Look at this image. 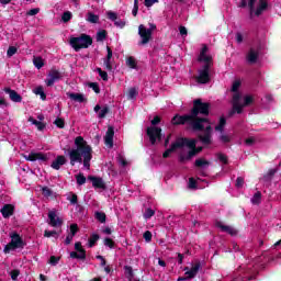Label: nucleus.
<instances>
[{
	"instance_id": "obj_20",
	"label": "nucleus",
	"mask_w": 281,
	"mask_h": 281,
	"mask_svg": "<svg viewBox=\"0 0 281 281\" xmlns=\"http://www.w3.org/2000/svg\"><path fill=\"white\" fill-rule=\"evenodd\" d=\"M259 56L260 54L256 49L250 48L246 56L247 63H249V65H256L258 63Z\"/></svg>"
},
{
	"instance_id": "obj_60",
	"label": "nucleus",
	"mask_w": 281,
	"mask_h": 281,
	"mask_svg": "<svg viewBox=\"0 0 281 281\" xmlns=\"http://www.w3.org/2000/svg\"><path fill=\"white\" fill-rule=\"evenodd\" d=\"M143 238L146 240V243H150V240H153V233L150 231H146L143 234Z\"/></svg>"
},
{
	"instance_id": "obj_40",
	"label": "nucleus",
	"mask_w": 281,
	"mask_h": 281,
	"mask_svg": "<svg viewBox=\"0 0 281 281\" xmlns=\"http://www.w3.org/2000/svg\"><path fill=\"white\" fill-rule=\"evenodd\" d=\"M60 232L61 231H59V233L56 231H46V232H44V237L52 238V236H54V237L58 238V236H60Z\"/></svg>"
},
{
	"instance_id": "obj_16",
	"label": "nucleus",
	"mask_w": 281,
	"mask_h": 281,
	"mask_svg": "<svg viewBox=\"0 0 281 281\" xmlns=\"http://www.w3.org/2000/svg\"><path fill=\"white\" fill-rule=\"evenodd\" d=\"M115 136V128L113 126H109L104 136V144L110 148H113V137Z\"/></svg>"
},
{
	"instance_id": "obj_8",
	"label": "nucleus",
	"mask_w": 281,
	"mask_h": 281,
	"mask_svg": "<svg viewBox=\"0 0 281 281\" xmlns=\"http://www.w3.org/2000/svg\"><path fill=\"white\" fill-rule=\"evenodd\" d=\"M138 36L140 37L138 45H148L153 41V33L144 24L138 26Z\"/></svg>"
},
{
	"instance_id": "obj_59",
	"label": "nucleus",
	"mask_w": 281,
	"mask_h": 281,
	"mask_svg": "<svg viewBox=\"0 0 281 281\" xmlns=\"http://www.w3.org/2000/svg\"><path fill=\"white\" fill-rule=\"evenodd\" d=\"M16 47L15 46H10L7 50V56L9 58H12V56H14V54H16Z\"/></svg>"
},
{
	"instance_id": "obj_35",
	"label": "nucleus",
	"mask_w": 281,
	"mask_h": 281,
	"mask_svg": "<svg viewBox=\"0 0 281 281\" xmlns=\"http://www.w3.org/2000/svg\"><path fill=\"white\" fill-rule=\"evenodd\" d=\"M195 168H203L205 166H210V161L205 160L204 158H199L194 162Z\"/></svg>"
},
{
	"instance_id": "obj_53",
	"label": "nucleus",
	"mask_w": 281,
	"mask_h": 281,
	"mask_svg": "<svg viewBox=\"0 0 281 281\" xmlns=\"http://www.w3.org/2000/svg\"><path fill=\"white\" fill-rule=\"evenodd\" d=\"M248 8L250 10V16H254L256 10V0H248Z\"/></svg>"
},
{
	"instance_id": "obj_63",
	"label": "nucleus",
	"mask_w": 281,
	"mask_h": 281,
	"mask_svg": "<svg viewBox=\"0 0 281 281\" xmlns=\"http://www.w3.org/2000/svg\"><path fill=\"white\" fill-rule=\"evenodd\" d=\"M235 186H236V188H243V186H245V178L238 177V178L236 179Z\"/></svg>"
},
{
	"instance_id": "obj_56",
	"label": "nucleus",
	"mask_w": 281,
	"mask_h": 281,
	"mask_svg": "<svg viewBox=\"0 0 281 281\" xmlns=\"http://www.w3.org/2000/svg\"><path fill=\"white\" fill-rule=\"evenodd\" d=\"M137 12H139V0H134V8L132 10L133 16H137Z\"/></svg>"
},
{
	"instance_id": "obj_27",
	"label": "nucleus",
	"mask_w": 281,
	"mask_h": 281,
	"mask_svg": "<svg viewBox=\"0 0 281 281\" xmlns=\"http://www.w3.org/2000/svg\"><path fill=\"white\" fill-rule=\"evenodd\" d=\"M100 240V235L92 234L88 239V247L92 248L95 247V244Z\"/></svg>"
},
{
	"instance_id": "obj_7",
	"label": "nucleus",
	"mask_w": 281,
	"mask_h": 281,
	"mask_svg": "<svg viewBox=\"0 0 281 281\" xmlns=\"http://www.w3.org/2000/svg\"><path fill=\"white\" fill-rule=\"evenodd\" d=\"M147 137L149 138V142L153 146L157 144V140L161 142V127L158 126H149L146 130Z\"/></svg>"
},
{
	"instance_id": "obj_33",
	"label": "nucleus",
	"mask_w": 281,
	"mask_h": 281,
	"mask_svg": "<svg viewBox=\"0 0 281 281\" xmlns=\"http://www.w3.org/2000/svg\"><path fill=\"white\" fill-rule=\"evenodd\" d=\"M109 113H111V109L105 105L102 108V110L99 112L98 114V119L99 120H104V117H106V115H109Z\"/></svg>"
},
{
	"instance_id": "obj_10",
	"label": "nucleus",
	"mask_w": 281,
	"mask_h": 281,
	"mask_svg": "<svg viewBox=\"0 0 281 281\" xmlns=\"http://www.w3.org/2000/svg\"><path fill=\"white\" fill-rule=\"evenodd\" d=\"M58 80H63V74L58 69L52 68L48 78L45 80L46 87H54Z\"/></svg>"
},
{
	"instance_id": "obj_44",
	"label": "nucleus",
	"mask_w": 281,
	"mask_h": 281,
	"mask_svg": "<svg viewBox=\"0 0 281 281\" xmlns=\"http://www.w3.org/2000/svg\"><path fill=\"white\" fill-rule=\"evenodd\" d=\"M124 269H125V273H126L127 278L130 280H133V278L135 277V273L133 272V267L125 266Z\"/></svg>"
},
{
	"instance_id": "obj_21",
	"label": "nucleus",
	"mask_w": 281,
	"mask_h": 281,
	"mask_svg": "<svg viewBox=\"0 0 281 281\" xmlns=\"http://www.w3.org/2000/svg\"><path fill=\"white\" fill-rule=\"evenodd\" d=\"M65 164H67V158H65V156H63V155H59L52 162L50 168H53V170H58L60 168V166H65Z\"/></svg>"
},
{
	"instance_id": "obj_3",
	"label": "nucleus",
	"mask_w": 281,
	"mask_h": 281,
	"mask_svg": "<svg viewBox=\"0 0 281 281\" xmlns=\"http://www.w3.org/2000/svg\"><path fill=\"white\" fill-rule=\"evenodd\" d=\"M69 45L72 47V49H75V52H80V49H89V47L93 45V37L82 33L78 37H70Z\"/></svg>"
},
{
	"instance_id": "obj_2",
	"label": "nucleus",
	"mask_w": 281,
	"mask_h": 281,
	"mask_svg": "<svg viewBox=\"0 0 281 281\" xmlns=\"http://www.w3.org/2000/svg\"><path fill=\"white\" fill-rule=\"evenodd\" d=\"M70 166L83 164V168L91 170V159H93V148L85 140V137L77 136L75 138V148L67 149Z\"/></svg>"
},
{
	"instance_id": "obj_4",
	"label": "nucleus",
	"mask_w": 281,
	"mask_h": 281,
	"mask_svg": "<svg viewBox=\"0 0 281 281\" xmlns=\"http://www.w3.org/2000/svg\"><path fill=\"white\" fill-rule=\"evenodd\" d=\"M194 122L195 121L192 117V114H190V113L189 114H184V115L176 114L171 119V124L173 126H184V124H188L189 126H191L192 131L201 133L200 127H195Z\"/></svg>"
},
{
	"instance_id": "obj_29",
	"label": "nucleus",
	"mask_w": 281,
	"mask_h": 281,
	"mask_svg": "<svg viewBox=\"0 0 281 281\" xmlns=\"http://www.w3.org/2000/svg\"><path fill=\"white\" fill-rule=\"evenodd\" d=\"M29 122H32V124L36 126L37 131H45V127L47 126L45 123L34 120L33 117H30Z\"/></svg>"
},
{
	"instance_id": "obj_19",
	"label": "nucleus",
	"mask_w": 281,
	"mask_h": 281,
	"mask_svg": "<svg viewBox=\"0 0 281 281\" xmlns=\"http://www.w3.org/2000/svg\"><path fill=\"white\" fill-rule=\"evenodd\" d=\"M3 91H4V93H8V95L10 97V100L12 102H22L23 101V97H21V94H19V92H16L15 90H12L11 88H4Z\"/></svg>"
},
{
	"instance_id": "obj_24",
	"label": "nucleus",
	"mask_w": 281,
	"mask_h": 281,
	"mask_svg": "<svg viewBox=\"0 0 281 281\" xmlns=\"http://www.w3.org/2000/svg\"><path fill=\"white\" fill-rule=\"evenodd\" d=\"M269 8L267 0H259V4L255 11V16H260L265 10Z\"/></svg>"
},
{
	"instance_id": "obj_13",
	"label": "nucleus",
	"mask_w": 281,
	"mask_h": 281,
	"mask_svg": "<svg viewBox=\"0 0 281 281\" xmlns=\"http://www.w3.org/2000/svg\"><path fill=\"white\" fill-rule=\"evenodd\" d=\"M215 227H218V229H221V232H224L225 234H229V236H238V229L232 226L224 225V223L221 221H217L215 223Z\"/></svg>"
},
{
	"instance_id": "obj_42",
	"label": "nucleus",
	"mask_w": 281,
	"mask_h": 281,
	"mask_svg": "<svg viewBox=\"0 0 281 281\" xmlns=\"http://www.w3.org/2000/svg\"><path fill=\"white\" fill-rule=\"evenodd\" d=\"M243 109H245L244 104L233 103V110L235 113H238V115H240V113H243Z\"/></svg>"
},
{
	"instance_id": "obj_57",
	"label": "nucleus",
	"mask_w": 281,
	"mask_h": 281,
	"mask_svg": "<svg viewBox=\"0 0 281 281\" xmlns=\"http://www.w3.org/2000/svg\"><path fill=\"white\" fill-rule=\"evenodd\" d=\"M48 262L52 265V267H56V265H58V262H60V257L50 256Z\"/></svg>"
},
{
	"instance_id": "obj_34",
	"label": "nucleus",
	"mask_w": 281,
	"mask_h": 281,
	"mask_svg": "<svg viewBox=\"0 0 281 281\" xmlns=\"http://www.w3.org/2000/svg\"><path fill=\"white\" fill-rule=\"evenodd\" d=\"M94 218L99 221V223H106V213L105 212H95Z\"/></svg>"
},
{
	"instance_id": "obj_45",
	"label": "nucleus",
	"mask_w": 281,
	"mask_h": 281,
	"mask_svg": "<svg viewBox=\"0 0 281 281\" xmlns=\"http://www.w3.org/2000/svg\"><path fill=\"white\" fill-rule=\"evenodd\" d=\"M155 214V210H153V209H146L145 210V213L143 214V216H144V218L146 220V221H148V220H150V218H153V215Z\"/></svg>"
},
{
	"instance_id": "obj_49",
	"label": "nucleus",
	"mask_w": 281,
	"mask_h": 281,
	"mask_svg": "<svg viewBox=\"0 0 281 281\" xmlns=\"http://www.w3.org/2000/svg\"><path fill=\"white\" fill-rule=\"evenodd\" d=\"M220 142L222 144H229V142H232V136L227 135V134H222L220 136Z\"/></svg>"
},
{
	"instance_id": "obj_39",
	"label": "nucleus",
	"mask_w": 281,
	"mask_h": 281,
	"mask_svg": "<svg viewBox=\"0 0 281 281\" xmlns=\"http://www.w3.org/2000/svg\"><path fill=\"white\" fill-rule=\"evenodd\" d=\"M42 194L43 196H45L46 199H49V196L54 195V191L52 189H49V187H43L42 188Z\"/></svg>"
},
{
	"instance_id": "obj_31",
	"label": "nucleus",
	"mask_w": 281,
	"mask_h": 281,
	"mask_svg": "<svg viewBox=\"0 0 281 281\" xmlns=\"http://www.w3.org/2000/svg\"><path fill=\"white\" fill-rule=\"evenodd\" d=\"M33 65L36 69H43V67H45V61L43 60V57H34Z\"/></svg>"
},
{
	"instance_id": "obj_38",
	"label": "nucleus",
	"mask_w": 281,
	"mask_h": 281,
	"mask_svg": "<svg viewBox=\"0 0 281 281\" xmlns=\"http://www.w3.org/2000/svg\"><path fill=\"white\" fill-rule=\"evenodd\" d=\"M103 65H104V69H106V71H113V59L103 58Z\"/></svg>"
},
{
	"instance_id": "obj_15",
	"label": "nucleus",
	"mask_w": 281,
	"mask_h": 281,
	"mask_svg": "<svg viewBox=\"0 0 281 281\" xmlns=\"http://www.w3.org/2000/svg\"><path fill=\"white\" fill-rule=\"evenodd\" d=\"M178 148H183V144L181 143V138H178L175 143L171 144L170 148L165 150L162 154L164 159H168L171 153H175Z\"/></svg>"
},
{
	"instance_id": "obj_9",
	"label": "nucleus",
	"mask_w": 281,
	"mask_h": 281,
	"mask_svg": "<svg viewBox=\"0 0 281 281\" xmlns=\"http://www.w3.org/2000/svg\"><path fill=\"white\" fill-rule=\"evenodd\" d=\"M75 250L70 252V258L74 260H87V250L82 248V243L77 241L75 244Z\"/></svg>"
},
{
	"instance_id": "obj_18",
	"label": "nucleus",
	"mask_w": 281,
	"mask_h": 281,
	"mask_svg": "<svg viewBox=\"0 0 281 281\" xmlns=\"http://www.w3.org/2000/svg\"><path fill=\"white\" fill-rule=\"evenodd\" d=\"M89 181H92L93 188H98L99 190H106V184L102 178H98L95 176L88 177Z\"/></svg>"
},
{
	"instance_id": "obj_54",
	"label": "nucleus",
	"mask_w": 281,
	"mask_h": 281,
	"mask_svg": "<svg viewBox=\"0 0 281 281\" xmlns=\"http://www.w3.org/2000/svg\"><path fill=\"white\" fill-rule=\"evenodd\" d=\"M217 159L222 161V164H224L225 166L229 164V160L225 154H218Z\"/></svg>"
},
{
	"instance_id": "obj_23",
	"label": "nucleus",
	"mask_w": 281,
	"mask_h": 281,
	"mask_svg": "<svg viewBox=\"0 0 281 281\" xmlns=\"http://www.w3.org/2000/svg\"><path fill=\"white\" fill-rule=\"evenodd\" d=\"M67 95L70 100H74V102H79V104H82V102H87V99L82 93L67 92Z\"/></svg>"
},
{
	"instance_id": "obj_32",
	"label": "nucleus",
	"mask_w": 281,
	"mask_h": 281,
	"mask_svg": "<svg viewBox=\"0 0 281 281\" xmlns=\"http://www.w3.org/2000/svg\"><path fill=\"white\" fill-rule=\"evenodd\" d=\"M126 65L130 67V69H137V59H135L133 56H130L126 59Z\"/></svg>"
},
{
	"instance_id": "obj_26",
	"label": "nucleus",
	"mask_w": 281,
	"mask_h": 281,
	"mask_svg": "<svg viewBox=\"0 0 281 281\" xmlns=\"http://www.w3.org/2000/svg\"><path fill=\"white\" fill-rule=\"evenodd\" d=\"M226 125H227V119H225V116H221L218 124L215 126V131L217 133H223L225 131Z\"/></svg>"
},
{
	"instance_id": "obj_47",
	"label": "nucleus",
	"mask_w": 281,
	"mask_h": 281,
	"mask_svg": "<svg viewBox=\"0 0 281 281\" xmlns=\"http://www.w3.org/2000/svg\"><path fill=\"white\" fill-rule=\"evenodd\" d=\"M105 247H109L110 249H115V241L111 239V237H106L104 239Z\"/></svg>"
},
{
	"instance_id": "obj_50",
	"label": "nucleus",
	"mask_w": 281,
	"mask_h": 281,
	"mask_svg": "<svg viewBox=\"0 0 281 281\" xmlns=\"http://www.w3.org/2000/svg\"><path fill=\"white\" fill-rule=\"evenodd\" d=\"M54 124L57 126V128H65V119L57 117L54 121Z\"/></svg>"
},
{
	"instance_id": "obj_48",
	"label": "nucleus",
	"mask_w": 281,
	"mask_h": 281,
	"mask_svg": "<svg viewBox=\"0 0 281 281\" xmlns=\"http://www.w3.org/2000/svg\"><path fill=\"white\" fill-rule=\"evenodd\" d=\"M138 94H139V92L137 91V89L130 88V90H128L130 100H135V98H137Z\"/></svg>"
},
{
	"instance_id": "obj_17",
	"label": "nucleus",
	"mask_w": 281,
	"mask_h": 281,
	"mask_svg": "<svg viewBox=\"0 0 281 281\" xmlns=\"http://www.w3.org/2000/svg\"><path fill=\"white\" fill-rule=\"evenodd\" d=\"M26 161H47V155L43 153H30L29 156H25Z\"/></svg>"
},
{
	"instance_id": "obj_28",
	"label": "nucleus",
	"mask_w": 281,
	"mask_h": 281,
	"mask_svg": "<svg viewBox=\"0 0 281 281\" xmlns=\"http://www.w3.org/2000/svg\"><path fill=\"white\" fill-rule=\"evenodd\" d=\"M250 201H251L252 205H260V203L262 201V193L260 191H257Z\"/></svg>"
},
{
	"instance_id": "obj_14",
	"label": "nucleus",
	"mask_w": 281,
	"mask_h": 281,
	"mask_svg": "<svg viewBox=\"0 0 281 281\" xmlns=\"http://www.w3.org/2000/svg\"><path fill=\"white\" fill-rule=\"evenodd\" d=\"M48 225H50V227H60V225H63V220H60L54 211L48 212Z\"/></svg>"
},
{
	"instance_id": "obj_36",
	"label": "nucleus",
	"mask_w": 281,
	"mask_h": 281,
	"mask_svg": "<svg viewBox=\"0 0 281 281\" xmlns=\"http://www.w3.org/2000/svg\"><path fill=\"white\" fill-rule=\"evenodd\" d=\"M106 30H101L97 33V43H102L103 41H106Z\"/></svg>"
},
{
	"instance_id": "obj_41",
	"label": "nucleus",
	"mask_w": 281,
	"mask_h": 281,
	"mask_svg": "<svg viewBox=\"0 0 281 281\" xmlns=\"http://www.w3.org/2000/svg\"><path fill=\"white\" fill-rule=\"evenodd\" d=\"M76 179L78 186H85L87 183V177H85L82 173L77 175Z\"/></svg>"
},
{
	"instance_id": "obj_25",
	"label": "nucleus",
	"mask_w": 281,
	"mask_h": 281,
	"mask_svg": "<svg viewBox=\"0 0 281 281\" xmlns=\"http://www.w3.org/2000/svg\"><path fill=\"white\" fill-rule=\"evenodd\" d=\"M199 63H204V65L207 66V69H211L212 65H214V61L212 59V56L210 55H199L198 57Z\"/></svg>"
},
{
	"instance_id": "obj_1",
	"label": "nucleus",
	"mask_w": 281,
	"mask_h": 281,
	"mask_svg": "<svg viewBox=\"0 0 281 281\" xmlns=\"http://www.w3.org/2000/svg\"><path fill=\"white\" fill-rule=\"evenodd\" d=\"M210 102H203L201 99L193 100V106L190 111V114L193 119L195 127H200L203 134L198 135L199 142L203 146H211L212 144V122L207 117L210 115Z\"/></svg>"
},
{
	"instance_id": "obj_62",
	"label": "nucleus",
	"mask_w": 281,
	"mask_h": 281,
	"mask_svg": "<svg viewBox=\"0 0 281 281\" xmlns=\"http://www.w3.org/2000/svg\"><path fill=\"white\" fill-rule=\"evenodd\" d=\"M238 89H240V80L234 81V82H233V86H232V91H233V93L238 92Z\"/></svg>"
},
{
	"instance_id": "obj_46",
	"label": "nucleus",
	"mask_w": 281,
	"mask_h": 281,
	"mask_svg": "<svg viewBox=\"0 0 281 281\" xmlns=\"http://www.w3.org/2000/svg\"><path fill=\"white\" fill-rule=\"evenodd\" d=\"M61 21L63 23H69V21H71V12L65 11L61 15Z\"/></svg>"
},
{
	"instance_id": "obj_37",
	"label": "nucleus",
	"mask_w": 281,
	"mask_h": 281,
	"mask_svg": "<svg viewBox=\"0 0 281 281\" xmlns=\"http://www.w3.org/2000/svg\"><path fill=\"white\" fill-rule=\"evenodd\" d=\"M35 94L41 97V100H47V94H45V90L43 86H40L35 89Z\"/></svg>"
},
{
	"instance_id": "obj_12",
	"label": "nucleus",
	"mask_w": 281,
	"mask_h": 281,
	"mask_svg": "<svg viewBox=\"0 0 281 281\" xmlns=\"http://www.w3.org/2000/svg\"><path fill=\"white\" fill-rule=\"evenodd\" d=\"M106 16L110 21L114 22L115 27H120V30H124V27H126V22L124 20L117 19V13L108 11Z\"/></svg>"
},
{
	"instance_id": "obj_5",
	"label": "nucleus",
	"mask_w": 281,
	"mask_h": 281,
	"mask_svg": "<svg viewBox=\"0 0 281 281\" xmlns=\"http://www.w3.org/2000/svg\"><path fill=\"white\" fill-rule=\"evenodd\" d=\"M11 241L4 246L3 252L10 254L15 249H23L25 247V243L23 241V237L19 235V233H13L11 236Z\"/></svg>"
},
{
	"instance_id": "obj_52",
	"label": "nucleus",
	"mask_w": 281,
	"mask_h": 281,
	"mask_svg": "<svg viewBox=\"0 0 281 281\" xmlns=\"http://www.w3.org/2000/svg\"><path fill=\"white\" fill-rule=\"evenodd\" d=\"M11 280L16 281L19 280V276H21V270L14 269L10 272Z\"/></svg>"
},
{
	"instance_id": "obj_58",
	"label": "nucleus",
	"mask_w": 281,
	"mask_h": 281,
	"mask_svg": "<svg viewBox=\"0 0 281 281\" xmlns=\"http://www.w3.org/2000/svg\"><path fill=\"white\" fill-rule=\"evenodd\" d=\"M243 97L240 95V92H235L233 94V104H240V99Z\"/></svg>"
},
{
	"instance_id": "obj_6",
	"label": "nucleus",
	"mask_w": 281,
	"mask_h": 281,
	"mask_svg": "<svg viewBox=\"0 0 281 281\" xmlns=\"http://www.w3.org/2000/svg\"><path fill=\"white\" fill-rule=\"evenodd\" d=\"M180 144H182V148H184V146H187V148L190 149L188 151V155H187V160H190V159H192V157H196V155H199L196 153V139L188 138V137H181L180 138Z\"/></svg>"
},
{
	"instance_id": "obj_51",
	"label": "nucleus",
	"mask_w": 281,
	"mask_h": 281,
	"mask_svg": "<svg viewBox=\"0 0 281 281\" xmlns=\"http://www.w3.org/2000/svg\"><path fill=\"white\" fill-rule=\"evenodd\" d=\"M88 87L94 91V93H100V85L98 82H89Z\"/></svg>"
},
{
	"instance_id": "obj_61",
	"label": "nucleus",
	"mask_w": 281,
	"mask_h": 281,
	"mask_svg": "<svg viewBox=\"0 0 281 281\" xmlns=\"http://www.w3.org/2000/svg\"><path fill=\"white\" fill-rule=\"evenodd\" d=\"M79 229H80V228H78V224H71V225H70V233H69V234H70L71 236H76V234H78Z\"/></svg>"
},
{
	"instance_id": "obj_22",
	"label": "nucleus",
	"mask_w": 281,
	"mask_h": 281,
	"mask_svg": "<svg viewBox=\"0 0 281 281\" xmlns=\"http://www.w3.org/2000/svg\"><path fill=\"white\" fill-rule=\"evenodd\" d=\"M0 212L3 216V218H10V216L14 215V205L4 204Z\"/></svg>"
},
{
	"instance_id": "obj_55",
	"label": "nucleus",
	"mask_w": 281,
	"mask_h": 281,
	"mask_svg": "<svg viewBox=\"0 0 281 281\" xmlns=\"http://www.w3.org/2000/svg\"><path fill=\"white\" fill-rule=\"evenodd\" d=\"M249 104H254V97H251V95H246V97L244 98V103H243V105H244V106H249Z\"/></svg>"
},
{
	"instance_id": "obj_30",
	"label": "nucleus",
	"mask_w": 281,
	"mask_h": 281,
	"mask_svg": "<svg viewBox=\"0 0 281 281\" xmlns=\"http://www.w3.org/2000/svg\"><path fill=\"white\" fill-rule=\"evenodd\" d=\"M87 21L89 23H98L100 21V15H98L93 12H88L87 13Z\"/></svg>"
},
{
	"instance_id": "obj_11",
	"label": "nucleus",
	"mask_w": 281,
	"mask_h": 281,
	"mask_svg": "<svg viewBox=\"0 0 281 281\" xmlns=\"http://www.w3.org/2000/svg\"><path fill=\"white\" fill-rule=\"evenodd\" d=\"M196 80L199 85H207L210 82V68H207V65H203Z\"/></svg>"
},
{
	"instance_id": "obj_43",
	"label": "nucleus",
	"mask_w": 281,
	"mask_h": 281,
	"mask_svg": "<svg viewBox=\"0 0 281 281\" xmlns=\"http://www.w3.org/2000/svg\"><path fill=\"white\" fill-rule=\"evenodd\" d=\"M97 74H99L100 78H102L104 82L109 80V74L102 70V68H97Z\"/></svg>"
},
{
	"instance_id": "obj_64",
	"label": "nucleus",
	"mask_w": 281,
	"mask_h": 281,
	"mask_svg": "<svg viewBox=\"0 0 281 281\" xmlns=\"http://www.w3.org/2000/svg\"><path fill=\"white\" fill-rule=\"evenodd\" d=\"M276 172H278V170L276 169H269L268 173L265 176V179H271L276 176Z\"/></svg>"
}]
</instances>
